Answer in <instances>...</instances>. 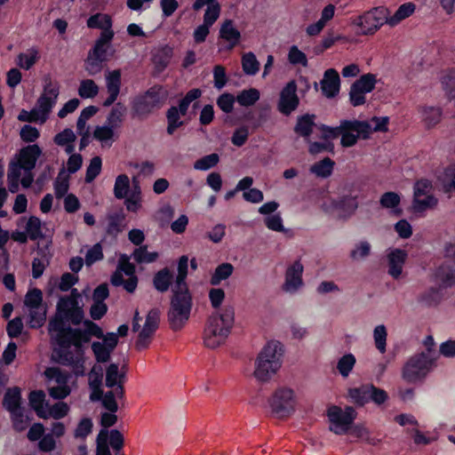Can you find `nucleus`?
Segmentation results:
<instances>
[{
  "label": "nucleus",
  "instance_id": "1",
  "mask_svg": "<svg viewBox=\"0 0 455 455\" xmlns=\"http://www.w3.org/2000/svg\"><path fill=\"white\" fill-rule=\"evenodd\" d=\"M178 275L172 287L168 311V321L172 330H181L188 321L192 309V296L188 291L186 279L188 273V257L182 255L178 261Z\"/></svg>",
  "mask_w": 455,
  "mask_h": 455
},
{
  "label": "nucleus",
  "instance_id": "2",
  "mask_svg": "<svg viewBox=\"0 0 455 455\" xmlns=\"http://www.w3.org/2000/svg\"><path fill=\"white\" fill-rule=\"evenodd\" d=\"M54 347L52 359L60 364L72 367L76 374L84 373V349L79 336V328H68L60 333L52 335Z\"/></svg>",
  "mask_w": 455,
  "mask_h": 455
},
{
  "label": "nucleus",
  "instance_id": "3",
  "mask_svg": "<svg viewBox=\"0 0 455 455\" xmlns=\"http://www.w3.org/2000/svg\"><path fill=\"white\" fill-rule=\"evenodd\" d=\"M235 322V310L225 307L222 313H212L204 331V343L209 348H216L225 343Z\"/></svg>",
  "mask_w": 455,
  "mask_h": 455
},
{
  "label": "nucleus",
  "instance_id": "4",
  "mask_svg": "<svg viewBox=\"0 0 455 455\" xmlns=\"http://www.w3.org/2000/svg\"><path fill=\"white\" fill-rule=\"evenodd\" d=\"M283 354L281 342L276 340L267 342L255 361L254 377L261 382L270 379L282 365Z\"/></svg>",
  "mask_w": 455,
  "mask_h": 455
},
{
  "label": "nucleus",
  "instance_id": "5",
  "mask_svg": "<svg viewBox=\"0 0 455 455\" xmlns=\"http://www.w3.org/2000/svg\"><path fill=\"white\" fill-rule=\"evenodd\" d=\"M60 87L57 83H52L50 77L44 80V91L36 101L35 108L30 109L29 120L31 123L44 124L57 102Z\"/></svg>",
  "mask_w": 455,
  "mask_h": 455
},
{
  "label": "nucleus",
  "instance_id": "6",
  "mask_svg": "<svg viewBox=\"0 0 455 455\" xmlns=\"http://www.w3.org/2000/svg\"><path fill=\"white\" fill-rule=\"evenodd\" d=\"M435 357L421 352L410 357L402 369L403 379L411 384L425 379L435 364Z\"/></svg>",
  "mask_w": 455,
  "mask_h": 455
},
{
  "label": "nucleus",
  "instance_id": "7",
  "mask_svg": "<svg viewBox=\"0 0 455 455\" xmlns=\"http://www.w3.org/2000/svg\"><path fill=\"white\" fill-rule=\"evenodd\" d=\"M163 86L154 85L144 93L137 95L132 101V111L133 116L146 117L155 109L162 107L164 100Z\"/></svg>",
  "mask_w": 455,
  "mask_h": 455
},
{
  "label": "nucleus",
  "instance_id": "8",
  "mask_svg": "<svg viewBox=\"0 0 455 455\" xmlns=\"http://www.w3.org/2000/svg\"><path fill=\"white\" fill-rule=\"evenodd\" d=\"M202 96V91L198 88L189 90L185 96L179 101L178 106H171L166 113L167 127L166 132L169 135L174 132L180 127L186 124V122L181 120V116L188 114L190 104Z\"/></svg>",
  "mask_w": 455,
  "mask_h": 455
},
{
  "label": "nucleus",
  "instance_id": "9",
  "mask_svg": "<svg viewBox=\"0 0 455 455\" xmlns=\"http://www.w3.org/2000/svg\"><path fill=\"white\" fill-rule=\"evenodd\" d=\"M389 11L384 6H378L364 12L355 18L353 25L359 28V34L363 36L374 35L384 24H387Z\"/></svg>",
  "mask_w": 455,
  "mask_h": 455
},
{
  "label": "nucleus",
  "instance_id": "10",
  "mask_svg": "<svg viewBox=\"0 0 455 455\" xmlns=\"http://www.w3.org/2000/svg\"><path fill=\"white\" fill-rule=\"evenodd\" d=\"M9 191L16 193L20 184L28 187V147L20 149L10 164L8 172Z\"/></svg>",
  "mask_w": 455,
  "mask_h": 455
},
{
  "label": "nucleus",
  "instance_id": "11",
  "mask_svg": "<svg viewBox=\"0 0 455 455\" xmlns=\"http://www.w3.org/2000/svg\"><path fill=\"white\" fill-rule=\"evenodd\" d=\"M272 412L280 419L289 417L295 411L294 393L292 389L281 387L275 391L269 399Z\"/></svg>",
  "mask_w": 455,
  "mask_h": 455
},
{
  "label": "nucleus",
  "instance_id": "12",
  "mask_svg": "<svg viewBox=\"0 0 455 455\" xmlns=\"http://www.w3.org/2000/svg\"><path fill=\"white\" fill-rule=\"evenodd\" d=\"M327 416L331 424L336 427H330V431L336 435L347 433L350 428L355 419H356L357 412L352 406H346L344 410L340 407L332 405L327 411Z\"/></svg>",
  "mask_w": 455,
  "mask_h": 455
},
{
  "label": "nucleus",
  "instance_id": "13",
  "mask_svg": "<svg viewBox=\"0 0 455 455\" xmlns=\"http://www.w3.org/2000/svg\"><path fill=\"white\" fill-rule=\"evenodd\" d=\"M160 323V310L152 308L147 315L146 321L142 330L139 332L135 347L138 350L148 347L154 333L158 329Z\"/></svg>",
  "mask_w": 455,
  "mask_h": 455
},
{
  "label": "nucleus",
  "instance_id": "14",
  "mask_svg": "<svg viewBox=\"0 0 455 455\" xmlns=\"http://www.w3.org/2000/svg\"><path fill=\"white\" fill-rule=\"evenodd\" d=\"M299 105V99L297 95V84L292 80L287 83L282 89L277 103V109L281 114L288 116L297 109Z\"/></svg>",
  "mask_w": 455,
  "mask_h": 455
},
{
  "label": "nucleus",
  "instance_id": "15",
  "mask_svg": "<svg viewBox=\"0 0 455 455\" xmlns=\"http://www.w3.org/2000/svg\"><path fill=\"white\" fill-rule=\"evenodd\" d=\"M351 123H359L354 124L355 129L344 130L342 132L340 144L344 148H350L356 144L359 138L367 140L372 133L371 125L367 121L349 120Z\"/></svg>",
  "mask_w": 455,
  "mask_h": 455
},
{
  "label": "nucleus",
  "instance_id": "16",
  "mask_svg": "<svg viewBox=\"0 0 455 455\" xmlns=\"http://www.w3.org/2000/svg\"><path fill=\"white\" fill-rule=\"evenodd\" d=\"M444 251L446 257L452 259L453 262H445L440 266L436 270L435 275L442 283V285L447 288L455 285V243H447Z\"/></svg>",
  "mask_w": 455,
  "mask_h": 455
},
{
  "label": "nucleus",
  "instance_id": "17",
  "mask_svg": "<svg viewBox=\"0 0 455 455\" xmlns=\"http://www.w3.org/2000/svg\"><path fill=\"white\" fill-rule=\"evenodd\" d=\"M117 344V335L115 332H107L106 338L102 341H93L91 347L96 362L99 363H108Z\"/></svg>",
  "mask_w": 455,
  "mask_h": 455
},
{
  "label": "nucleus",
  "instance_id": "18",
  "mask_svg": "<svg viewBox=\"0 0 455 455\" xmlns=\"http://www.w3.org/2000/svg\"><path fill=\"white\" fill-rule=\"evenodd\" d=\"M303 271L304 267L300 260H295L290 265L285 272V281L283 284V290L290 293L297 291L303 285Z\"/></svg>",
  "mask_w": 455,
  "mask_h": 455
},
{
  "label": "nucleus",
  "instance_id": "19",
  "mask_svg": "<svg viewBox=\"0 0 455 455\" xmlns=\"http://www.w3.org/2000/svg\"><path fill=\"white\" fill-rule=\"evenodd\" d=\"M122 73L120 69H115L112 71H108L106 76V87L108 93L107 99L103 101V107H110L112 106L116 100H117L121 84H122Z\"/></svg>",
  "mask_w": 455,
  "mask_h": 455
},
{
  "label": "nucleus",
  "instance_id": "20",
  "mask_svg": "<svg viewBox=\"0 0 455 455\" xmlns=\"http://www.w3.org/2000/svg\"><path fill=\"white\" fill-rule=\"evenodd\" d=\"M320 84L323 96L328 99L336 97L340 90V78L337 70L334 68L325 70Z\"/></svg>",
  "mask_w": 455,
  "mask_h": 455
},
{
  "label": "nucleus",
  "instance_id": "21",
  "mask_svg": "<svg viewBox=\"0 0 455 455\" xmlns=\"http://www.w3.org/2000/svg\"><path fill=\"white\" fill-rule=\"evenodd\" d=\"M219 38L227 43L224 47L228 51L233 50L241 40V32L235 28L232 20H225L219 31Z\"/></svg>",
  "mask_w": 455,
  "mask_h": 455
},
{
  "label": "nucleus",
  "instance_id": "22",
  "mask_svg": "<svg viewBox=\"0 0 455 455\" xmlns=\"http://www.w3.org/2000/svg\"><path fill=\"white\" fill-rule=\"evenodd\" d=\"M58 311L64 312L66 317L76 325L79 324L84 318V311L77 306L76 299H61L58 304Z\"/></svg>",
  "mask_w": 455,
  "mask_h": 455
},
{
  "label": "nucleus",
  "instance_id": "23",
  "mask_svg": "<svg viewBox=\"0 0 455 455\" xmlns=\"http://www.w3.org/2000/svg\"><path fill=\"white\" fill-rule=\"evenodd\" d=\"M174 282V273L168 267L156 272L152 279L153 287L161 293L168 291Z\"/></svg>",
  "mask_w": 455,
  "mask_h": 455
},
{
  "label": "nucleus",
  "instance_id": "24",
  "mask_svg": "<svg viewBox=\"0 0 455 455\" xmlns=\"http://www.w3.org/2000/svg\"><path fill=\"white\" fill-rule=\"evenodd\" d=\"M316 116L315 114H304L297 117L293 131L296 134L307 139L313 133L315 126Z\"/></svg>",
  "mask_w": 455,
  "mask_h": 455
},
{
  "label": "nucleus",
  "instance_id": "25",
  "mask_svg": "<svg viewBox=\"0 0 455 455\" xmlns=\"http://www.w3.org/2000/svg\"><path fill=\"white\" fill-rule=\"evenodd\" d=\"M406 257L407 253L401 249H395L388 254V274L392 277L396 279L401 275Z\"/></svg>",
  "mask_w": 455,
  "mask_h": 455
},
{
  "label": "nucleus",
  "instance_id": "26",
  "mask_svg": "<svg viewBox=\"0 0 455 455\" xmlns=\"http://www.w3.org/2000/svg\"><path fill=\"white\" fill-rule=\"evenodd\" d=\"M3 406L10 414L24 409L21 407V393L19 387H11L6 390Z\"/></svg>",
  "mask_w": 455,
  "mask_h": 455
},
{
  "label": "nucleus",
  "instance_id": "27",
  "mask_svg": "<svg viewBox=\"0 0 455 455\" xmlns=\"http://www.w3.org/2000/svg\"><path fill=\"white\" fill-rule=\"evenodd\" d=\"M354 124H359V123H351L349 120H341L339 125L336 127L321 124L319 126V130L322 132L321 139L328 141H330L331 139H336L344 130L355 129V126H353Z\"/></svg>",
  "mask_w": 455,
  "mask_h": 455
},
{
  "label": "nucleus",
  "instance_id": "28",
  "mask_svg": "<svg viewBox=\"0 0 455 455\" xmlns=\"http://www.w3.org/2000/svg\"><path fill=\"white\" fill-rule=\"evenodd\" d=\"M400 203V195L393 191L385 192L379 198L381 207L390 209L392 214L396 217H400L403 214V210L399 208Z\"/></svg>",
  "mask_w": 455,
  "mask_h": 455
},
{
  "label": "nucleus",
  "instance_id": "29",
  "mask_svg": "<svg viewBox=\"0 0 455 455\" xmlns=\"http://www.w3.org/2000/svg\"><path fill=\"white\" fill-rule=\"evenodd\" d=\"M84 325L85 327L84 330L79 329V336L82 339L83 345L84 343H88L92 337H95L102 340L106 338V334H104L103 330L94 322L85 320L84 322Z\"/></svg>",
  "mask_w": 455,
  "mask_h": 455
},
{
  "label": "nucleus",
  "instance_id": "30",
  "mask_svg": "<svg viewBox=\"0 0 455 455\" xmlns=\"http://www.w3.org/2000/svg\"><path fill=\"white\" fill-rule=\"evenodd\" d=\"M49 401L45 399V394L42 390L30 391V411H34L38 418L44 416V410Z\"/></svg>",
  "mask_w": 455,
  "mask_h": 455
},
{
  "label": "nucleus",
  "instance_id": "31",
  "mask_svg": "<svg viewBox=\"0 0 455 455\" xmlns=\"http://www.w3.org/2000/svg\"><path fill=\"white\" fill-rule=\"evenodd\" d=\"M415 9L416 5L411 2H407L401 4L394 15L390 17L387 16V24L390 27L398 25L402 20L412 15L415 12Z\"/></svg>",
  "mask_w": 455,
  "mask_h": 455
},
{
  "label": "nucleus",
  "instance_id": "32",
  "mask_svg": "<svg viewBox=\"0 0 455 455\" xmlns=\"http://www.w3.org/2000/svg\"><path fill=\"white\" fill-rule=\"evenodd\" d=\"M370 384L348 389V396L357 406L363 407L370 402Z\"/></svg>",
  "mask_w": 455,
  "mask_h": 455
},
{
  "label": "nucleus",
  "instance_id": "33",
  "mask_svg": "<svg viewBox=\"0 0 455 455\" xmlns=\"http://www.w3.org/2000/svg\"><path fill=\"white\" fill-rule=\"evenodd\" d=\"M172 56V50L168 47H163L157 51L152 57V62L157 73H162L169 65Z\"/></svg>",
  "mask_w": 455,
  "mask_h": 455
},
{
  "label": "nucleus",
  "instance_id": "34",
  "mask_svg": "<svg viewBox=\"0 0 455 455\" xmlns=\"http://www.w3.org/2000/svg\"><path fill=\"white\" fill-rule=\"evenodd\" d=\"M69 411V406L67 403L59 401L55 403L53 405L48 403V406L44 410V416L41 417L43 419H47L52 418L54 419H63L68 415Z\"/></svg>",
  "mask_w": 455,
  "mask_h": 455
},
{
  "label": "nucleus",
  "instance_id": "35",
  "mask_svg": "<svg viewBox=\"0 0 455 455\" xmlns=\"http://www.w3.org/2000/svg\"><path fill=\"white\" fill-rule=\"evenodd\" d=\"M442 109L436 107H424L421 110L423 122L427 129L435 126L442 119Z\"/></svg>",
  "mask_w": 455,
  "mask_h": 455
},
{
  "label": "nucleus",
  "instance_id": "36",
  "mask_svg": "<svg viewBox=\"0 0 455 455\" xmlns=\"http://www.w3.org/2000/svg\"><path fill=\"white\" fill-rule=\"evenodd\" d=\"M335 162L330 157H324L323 160L316 162L310 167V172L317 177L328 178L331 175Z\"/></svg>",
  "mask_w": 455,
  "mask_h": 455
},
{
  "label": "nucleus",
  "instance_id": "37",
  "mask_svg": "<svg viewBox=\"0 0 455 455\" xmlns=\"http://www.w3.org/2000/svg\"><path fill=\"white\" fill-rule=\"evenodd\" d=\"M234 272V267L231 263L225 262L220 264L211 276L212 285H219L222 281L227 280Z\"/></svg>",
  "mask_w": 455,
  "mask_h": 455
},
{
  "label": "nucleus",
  "instance_id": "38",
  "mask_svg": "<svg viewBox=\"0 0 455 455\" xmlns=\"http://www.w3.org/2000/svg\"><path fill=\"white\" fill-rule=\"evenodd\" d=\"M260 97L259 91L256 88L245 89L240 92L236 96V101L242 107L253 106Z\"/></svg>",
  "mask_w": 455,
  "mask_h": 455
},
{
  "label": "nucleus",
  "instance_id": "39",
  "mask_svg": "<svg viewBox=\"0 0 455 455\" xmlns=\"http://www.w3.org/2000/svg\"><path fill=\"white\" fill-rule=\"evenodd\" d=\"M355 363L356 359L353 354H345L338 360L337 371L343 378H347L354 369Z\"/></svg>",
  "mask_w": 455,
  "mask_h": 455
},
{
  "label": "nucleus",
  "instance_id": "40",
  "mask_svg": "<svg viewBox=\"0 0 455 455\" xmlns=\"http://www.w3.org/2000/svg\"><path fill=\"white\" fill-rule=\"evenodd\" d=\"M159 257L156 251H148L146 245H140L133 251L132 258L139 263H152L155 262Z\"/></svg>",
  "mask_w": 455,
  "mask_h": 455
},
{
  "label": "nucleus",
  "instance_id": "41",
  "mask_svg": "<svg viewBox=\"0 0 455 455\" xmlns=\"http://www.w3.org/2000/svg\"><path fill=\"white\" fill-rule=\"evenodd\" d=\"M242 68L248 76H254L259 70V62L251 52H246L242 57Z\"/></svg>",
  "mask_w": 455,
  "mask_h": 455
},
{
  "label": "nucleus",
  "instance_id": "42",
  "mask_svg": "<svg viewBox=\"0 0 455 455\" xmlns=\"http://www.w3.org/2000/svg\"><path fill=\"white\" fill-rule=\"evenodd\" d=\"M130 190V179L126 174H120L116 177L114 185V195L117 199H124Z\"/></svg>",
  "mask_w": 455,
  "mask_h": 455
},
{
  "label": "nucleus",
  "instance_id": "43",
  "mask_svg": "<svg viewBox=\"0 0 455 455\" xmlns=\"http://www.w3.org/2000/svg\"><path fill=\"white\" fill-rule=\"evenodd\" d=\"M99 86L92 79L82 80L78 88V94L82 99H92L99 93Z\"/></svg>",
  "mask_w": 455,
  "mask_h": 455
},
{
  "label": "nucleus",
  "instance_id": "44",
  "mask_svg": "<svg viewBox=\"0 0 455 455\" xmlns=\"http://www.w3.org/2000/svg\"><path fill=\"white\" fill-rule=\"evenodd\" d=\"M441 299L439 290L435 287H430L419 296V301L426 307H436L440 303Z\"/></svg>",
  "mask_w": 455,
  "mask_h": 455
},
{
  "label": "nucleus",
  "instance_id": "45",
  "mask_svg": "<svg viewBox=\"0 0 455 455\" xmlns=\"http://www.w3.org/2000/svg\"><path fill=\"white\" fill-rule=\"evenodd\" d=\"M387 331L384 324L377 325L373 330V339L376 348L380 354L387 350Z\"/></svg>",
  "mask_w": 455,
  "mask_h": 455
},
{
  "label": "nucleus",
  "instance_id": "46",
  "mask_svg": "<svg viewBox=\"0 0 455 455\" xmlns=\"http://www.w3.org/2000/svg\"><path fill=\"white\" fill-rule=\"evenodd\" d=\"M45 378L47 379V386L52 385V383L58 384H67L68 380V376L66 372L62 371L57 367H49L44 371Z\"/></svg>",
  "mask_w": 455,
  "mask_h": 455
},
{
  "label": "nucleus",
  "instance_id": "47",
  "mask_svg": "<svg viewBox=\"0 0 455 455\" xmlns=\"http://www.w3.org/2000/svg\"><path fill=\"white\" fill-rule=\"evenodd\" d=\"M87 27L90 28L104 29L112 28L111 17L108 14L96 13L87 20Z\"/></svg>",
  "mask_w": 455,
  "mask_h": 455
},
{
  "label": "nucleus",
  "instance_id": "48",
  "mask_svg": "<svg viewBox=\"0 0 455 455\" xmlns=\"http://www.w3.org/2000/svg\"><path fill=\"white\" fill-rule=\"evenodd\" d=\"M126 111L125 106L118 102L116 106L111 109L107 117V123L114 129L118 127L119 124L123 122L124 115Z\"/></svg>",
  "mask_w": 455,
  "mask_h": 455
},
{
  "label": "nucleus",
  "instance_id": "49",
  "mask_svg": "<svg viewBox=\"0 0 455 455\" xmlns=\"http://www.w3.org/2000/svg\"><path fill=\"white\" fill-rule=\"evenodd\" d=\"M125 219L123 212H114L108 216L107 233L108 235H117L122 231L121 226Z\"/></svg>",
  "mask_w": 455,
  "mask_h": 455
},
{
  "label": "nucleus",
  "instance_id": "50",
  "mask_svg": "<svg viewBox=\"0 0 455 455\" xmlns=\"http://www.w3.org/2000/svg\"><path fill=\"white\" fill-rule=\"evenodd\" d=\"M102 167V160L100 156H94L91 159L90 164L86 169L85 182H92L97 176L100 173Z\"/></svg>",
  "mask_w": 455,
  "mask_h": 455
},
{
  "label": "nucleus",
  "instance_id": "51",
  "mask_svg": "<svg viewBox=\"0 0 455 455\" xmlns=\"http://www.w3.org/2000/svg\"><path fill=\"white\" fill-rule=\"evenodd\" d=\"M376 83V76L371 73H368L361 76L360 78L353 84L359 89H362L365 93H368L374 90Z\"/></svg>",
  "mask_w": 455,
  "mask_h": 455
},
{
  "label": "nucleus",
  "instance_id": "52",
  "mask_svg": "<svg viewBox=\"0 0 455 455\" xmlns=\"http://www.w3.org/2000/svg\"><path fill=\"white\" fill-rule=\"evenodd\" d=\"M220 161V156L217 153H212L210 155L204 156L196 161L194 164V168L196 170L207 171L218 164Z\"/></svg>",
  "mask_w": 455,
  "mask_h": 455
},
{
  "label": "nucleus",
  "instance_id": "53",
  "mask_svg": "<svg viewBox=\"0 0 455 455\" xmlns=\"http://www.w3.org/2000/svg\"><path fill=\"white\" fill-rule=\"evenodd\" d=\"M105 60L88 54L84 60V68L89 76H96L101 72Z\"/></svg>",
  "mask_w": 455,
  "mask_h": 455
},
{
  "label": "nucleus",
  "instance_id": "54",
  "mask_svg": "<svg viewBox=\"0 0 455 455\" xmlns=\"http://www.w3.org/2000/svg\"><path fill=\"white\" fill-rule=\"evenodd\" d=\"M437 204V199L432 196H426L425 198L413 197L412 207L416 212H422L428 208H432Z\"/></svg>",
  "mask_w": 455,
  "mask_h": 455
},
{
  "label": "nucleus",
  "instance_id": "55",
  "mask_svg": "<svg viewBox=\"0 0 455 455\" xmlns=\"http://www.w3.org/2000/svg\"><path fill=\"white\" fill-rule=\"evenodd\" d=\"M288 60L291 65H301L302 67H307L308 65L307 55L296 45L290 47Z\"/></svg>",
  "mask_w": 455,
  "mask_h": 455
},
{
  "label": "nucleus",
  "instance_id": "56",
  "mask_svg": "<svg viewBox=\"0 0 455 455\" xmlns=\"http://www.w3.org/2000/svg\"><path fill=\"white\" fill-rule=\"evenodd\" d=\"M11 419L13 426V428L21 432L26 430L28 425V416L26 413L25 409L17 411V412L11 413Z\"/></svg>",
  "mask_w": 455,
  "mask_h": 455
},
{
  "label": "nucleus",
  "instance_id": "57",
  "mask_svg": "<svg viewBox=\"0 0 455 455\" xmlns=\"http://www.w3.org/2000/svg\"><path fill=\"white\" fill-rule=\"evenodd\" d=\"M442 85L447 96L455 100V68L451 69L442 78Z\"/></svg>",
  "mask_w": 455,
  "mask_h": 455
},
{
  "label": "nucleus",
  "instance_id": "58",
  "mask_svg": "<svg viewBox=\"0 0 455 455\" xmlns=\"http://www.w3.org/2000/svg\"><path fill=\"white\" fill-rule=\"evenodd\" d=\"M17 229L12 234V238L20 243H25L28 234V219L22 217L18 222Z\"/></svg>",
  "mask_w": 455,
  "mask_h": 455
},
{
  "label": "nucleus",
  "instance_id": "59",
  "mask_svg": "<svg viewBox=\"0 0 455 455\" xmlns=\"http://www.w3.org/2000/svg\"><path fill=\"white\" fill-rule=\"evenodd\" d=\"M104 258L103 250L100 243H95L90 248L85 254V264L90 267L95 262L101 260Z\"/></svg>",
  "mask_w": 455,
  "mask_h": 455
},
{
  "label": "nucleus",
  "instance_id": "60",
  "mask_svg": "<svg viewBox=\"0 0 455 455\" xmlns=\"http://www.w3.org/2000/svg\"><path fill=\"white\" fill-rule=\"evenodd\" d=\"M323 152H334V144L331 141L325 140L324 142L314 141L309 142L308 153L312 156L318 155Z\"/></svg>",
  "mask_w": 455,
  "mask_h": 455
},
{
  "label": "nucleus",
  "instance_id": "61",
  "mask_svg": "<svg viewBox=\"0 0 455 455\" xmlns=\"http://www.w3.org/2000/svg\"><path fill=\"white\" fill-rule=\"evenodd\" d=\"M444 192L455 191V168L447 167L441 180Z\"/></svg>",
  "mask_w": 455,
  "mask_h": 455
},
{
  "label": "nucleus",
  "instance_id": "62",
  "mask_svg": "<svg viewBox=\"0 0 455 455\" xmlns=\"http://www.w3.org/2000/svg\"><path fill=\"white\" fill-rule=\"evenodd\" d=\"M236 99L233 94L225 92L217 99V106L226 114H229L234 109V103Z\"/></svg>",
  "mask_w": 455,
  "mask_h": 455
},
{
  "label": "nucleus",
  "instance_id": "63",
  "mask_svg": "<svg viewBox=\"0 0 455 455\" xmlns=\"http://www.w3.org/2000/svg\"><path fill=\"white\" fill-rule=\"evenodd\" d=\"M119 378V366L117 363H110L106 370L105 385L113 388L118 384Z\"/></svg>",
  "mask_w": 455,
  "mask_h": 455
},
{
  "label": "nucleus",
  "instance_id": "64",
  "mask_svg": "<svg viewBox=\"0 0 455 455\" xmlns=\"http://www.w3.org/2000/svg\"><path fill=\"white\" fill-rule=\"evenodd\" d=\"M48 393L51 397L56 400H61L69 395L71 390L67 384H58L56 386H47Z\"/></svg>",
  "mask_w": 455,
  "mask_h": 455
}]
</instances>
